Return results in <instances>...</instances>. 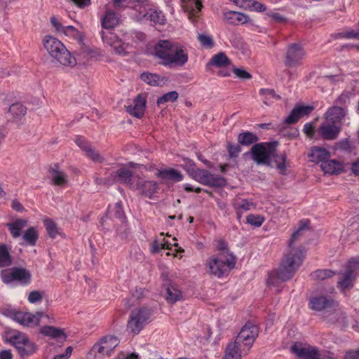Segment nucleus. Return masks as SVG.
<instances>
[{"mask_svg":"<svg viewBox=\"0 0 359 359\" xmlns=\"http://www.w3.org/2000/svg\"><path fill=\"white\" fill-rule=\"evenodd\" d=\"M46 232L48 236L55 239L58 236H62V232L60 228H58L55 223L51 220L46 219Z\"/></svg>","mask_w":359,"mask_h":359,"instance_id":"49","label":"nucleus"},{"mask_svg":"<svg viewBox=\"0 0 359 359\" xmlns=\"http://www.w3.org/2000/svg\"><path fill=\"white\" fill-rule=\"evenodd\" d=\"M73 348L72 346H68L64 353L57 354L54 356L53 359H68L72 353Z\"/></svg>","mask_w":359,"mask_h":359,"instance_id":"64","label":"nucleus"},{"mask_svg":"<svg viewBox=\"0 0 359 359\" xmlns=\"http://www.w3.org/2000/svg\"><path fill=\"white\" fill-rule=\"evenodd\" d=\"M50 25L58 34H62L66 26L62 25L59 18L53 16L50 18Z\"/></svg>","mask_w":359,"mask_h":359,"instance_id":"57","label":"nucleus"},{"mask_svg":"<svg viewBox=\"0 0 359 359\" xmlns=\"http://www.w3.org/2000/svg\"><path fill=\"white\" fill-rule=\"evenodd\" d=\"M309 220L304 219L300 222L299 226L295 231L288 243L289 251L283 258L282 263L277 271L269 273L267 285L269 287H278L279 283L290 280L302 264L305 257V251L303 248H294V243L309 229Z\"/></svg>","mask_w":359,"mask_h":359,"instance_id":"1","label":"nucleus"},{"mask_svg":"<svg viewBox=\"0 0 359 359\" xmlns=\"http://www.w3.org/2000/svg\"><path fill=\"white\" fill-rule=\"evenodd\" d=\"M304 133L310 138H313L315 134L314 126L311 123H306L303 129Z\"/></svg>","mask_w":359,"mask_h":359,"instance_id":"62","label":"nucleus"},{"mask_svg":"<svg viewBox=\"0 0 359 359\" xmlns=\"http://www.w3.org/2000/svg\"><path fill=\"white\" fill-rule=\"evenodd\" d=\"M100 34L104 45L111 47L116 54L120 55H125L130 51L132 46L130 41L132 38L138 41L145 39V35L142 32H135L134 36L126 33L122 37L111 32L102 31Z\"/></svg>","mask_w":359,"mask_h":359,"instance_id":"3","label":"nucleus"},{"mask_svg":"<svg viewBox=\"0 0 359 359\" xmlns=\"http://www.w3.org/2000/svg\"><path fill=\"white\" fill-rule=\"evenodd\" d=\"M231 64L230 60L223 52H220L212 56L209 65L217 67H226Z\"/></svg>","mask_w":359,"mask_h":359,"instance_id":"40","label":"nucleus"},{"mask_svg":"<svg viewBox=\"0 0 359 359\" xmlns=\"http://www.w3.org/2000/svg\"><path fill=\"white\" fill-rule=\"evenodd\" d=\"M116 177L118 182L128 185L130 187V183L133 182L134 178L138 177H133L131 172L126 168L123 167L116 170Z\"/></svg>","mask_w":359,"mask_h":359,"instance_id":"36","label":"nucleus"},{"mask_svg":"<svg viewBox=\"0 0 359 359\" xmlns=\"http://www.w3.org/2000/svg\"><path fill=\"white\" fill-rule=\"evenodd\" d=\"M232 205L236 211L238 219H241L245 212L255 208V204L252 201L241 197H236L232 202Z\"/></svg>","mask_w":359,"mask_h":359,"instance_id":"28","label":"nucleus"},{"mask_svg":"<svg viewBox=\"0 0 359 359\" xmlns=\"http://www.w3.org/2000/svg\"><path fill=\"white\" fill-rule=\"evenodd\" d=\"M198 40L200 43L206 48H211L214 46L213 39L210 35L200 34L198 35Z\"/></svg>","mask_w":359,"mask_h":359,"instance_id":"53","label":"nucleus"},{"mask_svg":"<svg viewBox=\"0 0 359 359\" xmlns=\"http://www.w3.org/2000/svg\"><path fill=\"white\" fill-rule=\"evenodd\" d=\"M113 6L116 8H126L130 7V0H111Z\"/></svg>","mask_w":359,"mask_h":359,"instance_id":"61","label":"nucleus"},{"mask_svg":"<svg viewBox=\"0 0 359 359\" xmlns=\"http://www.w3.org/2000/svg\"><path fill=\"white\" fill-rule=\"evenodd\" d=\"M76 144L83 151H86L87 156L93 161H100L102 158L98 153L94 151L86 142V140L82 137H76L75 139Z\"/></svg>","mask_w":359,"mask_h":359,"instance_id":"34","label":"nucleus"},{"mask_svg":"<svg viewBox=\"0 0 359 359\" xmlns=\"http://www.w3.org/2000/svg\"><path fill=\"white\" fill-rule=\"evenodd\" d=\"M46 50L52 58L62 65L73 67L76 64L75 57L64 44L54 37L46 38Z\"/></svg>","mask_w":359,"mask_h":359,"instance_id":"5","label":"nucleus"},{"mask_svg":"<svg viewBox=\"0 0 359 359\" xmlns=\"http://www.w3.org/2000/svg\"><path fill=\"white\" fill-rule=\"evenodd\" d=\"M152 54L165 67H181L188 61L187 49L181 44L168 40H160L154 46Z\"/></svg>","mask_w":359,"mask_h":359,"instance_id":"2","label":"nucleus"},{"mask_svg":"<svg viewBox=\"0 0 359 359\" xmlns=\"http://www.w3.org/2000/svg\"><path fill=\"white\" fill-rule=\"evenodd\" d=\"M305 53L297 44H292L288 47L285 65L288 67H294L299 64L300 61L304 58Z\"/></svg>","mask_w":359,"mask_h":359,"instance_id":"19","label":"nucleus"},{"mask_svg":"<svg viewBox=\"0 0 359 359\" xmlns=\"http://www.w3.org/2000/svg\"><path fill=\"white\" fill-rule=\"evenodd\" d=\"M258 333L259 330L257 325L252 323H247L241 330L235 341L231 343L236 344L237 347L241 349L243 354L246 355L252 346Z\"/></svg>","mask_w":359,"mask_h":359,"instance_id":"6","label":"nucleus"},{"mask_svg":"<svg viewBox=\"0 0 359 359\" xmlns=\"http://www.w3.org/2000/svg\"><path fill=\"white\" fill-rule=\"evenodd\" d=\"M26 112L27 109L22 104H13L8 109V118L14 123H19L25 117Z\"/></svg>","mask_w":359,"mask_h":359,"instance_id":"29","label":"nucleus"},{"mask_svg":"<svg viewBox=\"0 0 359 359\" xmlns=\"http://www.w3.org/2000/svg\"><path fill=\"white\" fill-rule=\"evenodd\" d=\"M156 176L163 180H170L174 182H181L184 178L183 175L180 171L173 168L158 170Z\"/></svg>","mask_w":359,"mask_h":359,"instance_id":"32","label":"nucleus"},{"mask_svg":"<svg viewBox=\"0 0 359 359\" xmlns=\"http://www.w3.org/2000/svg\"><path fill=\"white\" fill-rule=\"evenodd\" d=\"M165 297L168 302L173 304L180 299L182 297V293L177 286L169 285L166 287V293Z\"/></svg>","mask_w":359,"mask_h":359,"instance_id":"38","label":"nucleus"},{"mask_svg":"<svg viewBox=\"0 0 359 359\" xmlns=\"http://www.w3.org/2000/svg\"><path fill=\"white\" fill-rule=\"evenodd\" d=\"M44 318V313L42 311L34 313L30 312L18 311L13 315V320L19 324L29 327H39L41 333L45 332V328L40 326L41 322Z\"/></svg>","mask_w":359,"mask_h":359,"instance_id":"9","label":"nucleus"},{"mask_svg":"<svg viewBox=\"0 0 359 359\" xmlns=\"http://www.w3.org/2000/svg\"><path fill=\"white\" fill-rule=\"evenodd\" d=\"M238 141L242 145L248 146L257 142L258 137L255 134L246 131L238 135Z\"/></svg>","mask_w":359,"mask_h":359,"instance_id":"44","label":"nucleus"},{"mask_svg":"<svg viewBox=\"0 0 359 359\" xmlns=\"http://www.w3.org/2000/svg\"><path fill=\"white\" fill-rule=\"evenodd\" d=\"M235 265L236 257L226 250L210 256L205 262L208 273L219 278L227 276Z\"/></svg>","mask_w":359,"mask_h":359,"instance_id":"4","label":"nucleus"},{"mask_svg":"<svg viewBox=\"0 0 359 359\" xmlns=\"http://www.w3.org/2000/svg\"><path fill=\"white\" fill-rule=\"evenodd\" d=\"M274 146L267 143H260L252 146L251 156L252 160L258 165L272 166L271 156L273 154Z\"/></svg>","mask_w":359,"mask_h":359,"instance_id":"10","label":"nucleus"},{"mask_svg":"<svg viewBox=\"0 0 359 359\" xmlns=\"http://www.w3.org/2000/svg\"><path fill=\"white\" fill-rule=\"evenodd\" d=\"M130 188L141 190L142 195L151 198L157 191L158 184L154 181L146 180L138 177L133 180V182L130 183Z\"/></svg>","mask_w":359,"mask_h":359,"instance_id":"16","label":"nucleus"},{"mask_svg":"<svg viewBox=\"0 0 359 359\" xmlns=\"http://www.w3.org/2000/svg\"><path fill=\"white\" fill-rule=\"evenodd\" d=\"M127 111L132 116L141 118L143 116L146 108V99L143 96L137 95L132 104L126 107Z\"/></svg>","mask_w":359,"mask_h":359,"instance_id":"24","label":"nucleus"},{"mask_svg":"<svg viewBox=\"0 0 359 359\" xmlns=\"http://www.w3.org/2000/svg\"><path fill=\"white\" fill-rule=\"evenodd\" d=\"M8 341L12 344L22 356L31 354L35 351L34 344L29 341L25 333L19 331L14 330L11 332Z\"/></svg>","mask_w":359,"mask_h":359,"instance_id":"11","label":"nucleus"},{"mask_svg":"<svg viewBox=\"0 0 359 359\" xmlns=\"http://www.w3.org/2000/svg\"><path fill=\"white\" fill-rule=\"evenodd\" d=\"M183 168L187 171L189 175L194 179L195 175L199 168H197L194 161L191 159L184 160Z\"/></svg>","mask_w":359,"mask_h":359,"instance_id":"54","label":"nucleus"},{"mask_svg":"<svg viewBox=\"0 0 359 359\" xmlns=\"http://www.w3.org/2000/svg\"><path fill=\"white\" fill-rule=\"evenodd\" d=\"M227 151L230 157H236L241 151V149L237 144H229L227 147Z\"/></svg>","mask_w":359,"mask_h":359,"instance_id":"60","label":"nucleus"},{"mask_svg":"<svg viewBox=\"0 0 359 359\" xmlns=\"http://www.w3.org/2000/svg\"><path fill=\"white\" fill-rule=\"evenodd\" d=\"M331 156L330 153L325 148L313 147L310 149L308 157L311 162L323 164Z\"/></svg>","mask_w":359,"mask_h":359,"instance_id":"25","label":"nucleus"},{"mask_svg":"<svg viewBox=\"0 0 359 359\" xmlns=\"http://www.w3.org/2000/svg\"><path fill=\"white\" fill-rule=\"evenodd\" d=\"M272 166L275 167L282 175L287 173V168L289 162L287 161V156L286 154L281 153L277 154L276 149H273V154L271 156Z\"/></svg>","mask_w":359,"mask_h":359,"instance_id":"27","label":"nucleus"},{"mask_svg":"<svg viewBox=\"0 0 359 359\" xmlns=\"http://www.w3.org/2000/svg\"><path fill=\"white\" fill-rule=\"evenodd\" d=\"M142 81L151 86H163L165 85L168 79L157 74L144 72L140 75Z\"/></svg>","mask_w":359,"mask_h":359,"instance_id":"31","label":"nucleus"},{"mask_svg":"<svg viewBox=\"0 0 359 359\" xmlns=\"http://www.w3.org/2000/svg\"><path fill=\"white\" fill-rule=\"evenodd\" d=\"M2 281L6 284L17 282L22 285H27L31 283L32 275L26 269L13 267L2 270L1 272Z\"/></svg>","mask_w":359,"mask_h":359,"instance_id":"8","label":"nucleus"},{"mask_svg":"<svg viewBox=\"0 0 359 359\" xmlns=\"http://www.w3.org/2000/svg\"><path fill=\"white\" fill-rule=\"evenodd\" d=\"M23 239L28 243L33 245L36 240V234L33 228L29 229L24 234Z\"/></svg>","mask_w":359,"mask_h":359,"instance_id":"58","label":"nucleus"},{"mask_svg":"<svg viewBox=\"0 0 359 359\" xmlns=\"http://www.w3.org/2000/svg\"><path fill=\"white\" fill-rule=\"evenodd\" d=\"M65 339L66 334L63 330L46 325V344H53L55 341L58 346H61Z\"/></svg>","mask_w":359,"mask_h":359,"instance_id":"21","label":"nucleus"},{"mask_svg":"<svg viewBox=\"0 0 359 359\" xmlns=\"http://www.w3.org/2000/svg\"><path fill=\"white\" fill-rule=\"evenodd\" d=\"M171 244L164 238V234L161 233L158 237L154 240L151 244V252L153 253L158 252L161 250L170 249Z\"/></svg>","mask_w":359,"mask_h":359,"instance_id":"41","label":"nucleus"},{"mask_svg":"<svg viewBox=\"0 0 359 359\" xmlns=\"http://www.w3.org/2000/svg\"><path fill=\"white\" fill-rule=\"evenodd\" d=\"M150 316L149 309L146 308H140L133 310L131 312L130 320L128 323V330L130 332L137 334L148 323Z\"/></svg>","mask_w":359,"mask_h":359,"instance_id":"12","label":"nucleus"},{"mask_svg":"<svg viewBox=\"0 0 359 359\" xmlns=\"http://www.w3.org/2000/svg\"><path fill=\"white\" fill-rule=\"evenodd\" d=\"M320 168L325 174L330 175H339L345 171L344 164L335 159L328 158Z\"/></svg>","mask_w":359,"mask_h":359,"instance_id":"26","label":"nucleus"},{"mask_svg":"<svg viewBox=\"0 0 359 359\" xmlns=\"http://www.w3.org/2000/svg\"><path fill=\"white\" fill-rule=\"evenodd\" d=\"M334 150H339L341 151L351 153L355 148V142L348 138L341 140L336 142L334 145Z\"/></svg>","mask_w":359,"mask_h":359,"instance_id":"42","label":"nucleus"},{"mask_svg":"<svg viewBox=\"0 0 359 359\" xmlns=\"http://www.w3.org/2000/svg\"><path fill=\"white\" fill-rule=\"evenodd\" d=\"M224 20L229 24H250L251 26H255L250 17L243 13L236 11H226L224 13Z\"/></svg>","mask_w":359,"mask_h":359,"instance_id":"20","label":"nucleus"},{"mask_svg":"<svg viewBox=\"0 0 359 359\" xmlns=\"http://www.w3.org/2000/svg\"><path fill=\"white\" fill-rule=\"evenodd\" d=\"M9 230L13 237L18 238L20 235L22 229L26 226V221L23 219H17L15 222L8 224Z\"/></svg>","mask_w":359,"mask_h":359,"instance_id":"45","label":"nucleus"},{"mask_svg":"<svg viewBox=\"0 0 359 359\" xmlns=\"http://www.w3.org/2000/svg\"><path fill=\"white\" fill-rule=\"evenodd\" d=\"M11 258L6 245H0V267L8 266L11 264Z\"/></svg>","mask_w":359,"mask_h":359,"instance_id":"47","label":"nucleus"},{"mask_svg":"<svg viewBox=\"0 0 359 359\" xmlns=\"http://www.w3.org/2000/svg\"><path fill=\"white\" fill-rule=\"evenodd\" d=\"M313 109L311 106H297L291 111L290 114L285 118V123L292 124L296 123L300 117L307 115Z\"/></svg>","mask_w":359,"mask_h":359,"instance_id":"30","label":"nucleus"},{"mask_svg":"<svg viewBox=\"0 0 359 359\" xmlns=\"http://www.w3.org/2000/svg\"><path fill=\"white\" fill-rule=\"evenodd\" d=\"M49 172L50 178L53 184L63 187L67 184V175L60 170L57 166L50 168Z\"/></svg>","mask_w":359,"mask_h":359,"instance_id":"33","label":"nucleus"},{"mask_svg":"<svg viewBox=\"0 0 359 359\" xmlns=\"http://www.w3.org/2000/svg\"><path fill=\"white\" fill-rule=\"evenodd\" d=\"M100 23L103 29H114L120 23L119 15L114 11L109 9L100 17Z\"/></svg>","mask_w":359,"mask_h":359,"instance_id":"23","label":"nucleus"},{"mask_svg":"<svg viewBox=\"0 0 359 359\" xmlns=\"http://www.w3.org/2000/svg\"><path fill=\"white\" fill-rule=\"evenodd\" d=\"M233 72L237 77L243 79H248L251 78V75L248 72L242 69L235 68L233 69Z\"/></svg>","mask_w":359,"mask_h":359,"instance_id":"63","label":"nucleus"},{"mask_svg":"<svg viewBox=\"0 0 359 359\" xmlns=\"http://www.w3.org/2000/svg\"><path fill=\"white\" fill-rule=\"evenodd\" d=\"M184 6L189 18L193 20V17L196 16L201 11L202 4L198 0H189Z\"/></svg>","mask_w":359,"mask_h":359,"instance_id":"39","label":"nucleus"},{"mask_svg":"<svg viewBox=\"0 0 359 359\" xmlns=\"http://www.w3.org/2000/svg\"><path fill=\"white\" fill-rule=\"evenodd\" d=\"M259 94L263 95V102L265 104L269 105L272 102L271 100H278L279 96L276 94L273 90L268 88H262L259 90Z\"/></svg>","mask_w":359,"mask_h":359,"instance_id":"48","label":"nucleus"},{"mask_svg":"<svg viewBox=\"0 0 359 359\" xmlns=\"http://www.w3.org/2000/svg\"><path fill=\"white\" fill-rule=\"evenodd\" d=\"M335 306L338 307V304L325 296H315L309 300L310 308L315 311H322Z\"/></svg>","mask_w":359,"mask_h":359,"instance_id":"22","label":"nucleus"},{"mask_svg":"<svg viewBox=\"0 0 359 359\" xmlns=\"http://www.w3.org/2000/svg\"><path fill=\"white\" fill-rule=\"evenodd\" d=\"M330 320L341 327L347 325L346 316L341 308H337L334 313L330 314Z\"/></svg>","mask_w":359,"mask_h":359,"instance_id":"43","label":"nucleus"},{"mask_svg":"<svg viewBox=\"0 0 359 359\" xmlns=\"http://www.w3.org/2000/svg\"><path fill=\"white\" fill-rule=\"evenodd\" d=\"M359 269V259L354 258L348 262L347 269L341 274L338 286L341 290H345L353 286L355 278L354 273Z\"/></svg>","mask_w":359,"mask_h":359,"instance_id":"15","label":"nucleus"},{"mask_svg":"<svg viewBox=\"0 0 359 359\" xmlns=\"http://www.w3.org/2000/svg\"><path fill=\"white\" fill-rule=\"evenodd\" d=\"M194 179L203 184L212 187H222L226 182L223 177L202 169H198Z\"/></svg>","mask_w":359,"mask_h":359,"instance_id":"18","label":"nucleus"},{"mask_svg":"<svg viewBox=\"0 0 359 359\" xmlns=\"http://www.w3.org/2000/svg\"><path fill=\"white\" fill-rule=\"evenodd\" d=\"M345 114L344 108L334 106L327 109L325 114V118L328 121L338 123L345 116Z\"/></svg>","mask_w":359,"mask_h":359,"instance_id":"35","label":"nucleus"},{"mask_svg":"<svg viewBox=\"0 0 359 359\" xmlns=\"http://www.w3.org/2000/svg\"><path fill=\"white\" fill-rule=\"evenodd\" d=\"M242 355H244L243 353L236 344L229 343L226 347L223 359H241Z\"/></svg>","mask_w":359,"mask_h":359,"instance_id":"37","label":"nucleus"},{"mask_svg":"<svg viewBox=\"0 0 359 359\" xmlns=\"http://www.w3.org/2000/svg\"><path fill=\"white\" fill-rule=\"evenodd\" d=\"M265 18L270 19L272 22H283L285 21V17L281 15L276 10L267 11L265 13Z\"/></svg>","mask_w":359,"mask_h":359,"instance_id":"56","label":"nucleus"},{"mask_svg":"<svg viewBox=\"0 0 359 359\" xmlns=\"http://www.w3.org/2000/svg\"><path fill=\"white\" fill-rule=\"evenodd\" d=\"M134 8L139 12L140 20H150L158 25L165 24V18L161 11L151 6L147 0H137Z\"/></svg>","mask_w":359,"mask_h":359,"instance_id":"7","label":"nucleus"},{"mask_svg":"<svg viewBox=\"0 0 359 359\" xmlns=\"http://www.w3.org/2000/svg\"><path fill=\"white\" fill-rule=\"evenodd\" d=\"M341 131V127L337 123L328 121H323L317 130L318 135L326 140H334L337 139Z\"/></svg>","mask_w":359,"mask_h":359,"instance_id":"17","label":"nucleus"},{"mask_svg":"<svg viewBox=\"0 0 359 359\" xmlns=\"http://www.w3.org/2000/svg\"><path fill=\"white\" fill-rule=\"evenodd\" d=\"M62 34L74 39H76L79 41H81L84 39V34L83 32L78 30L76 27L68 25L66 26Z\"/></svg>","mask_w":359,"mask_h":359,"instance_id":"46","label":"nucleus"},{"mask_svg":"<svg viewBox=\"0 0 359 359\" xmlns=\"http://www.w3.org/2000/svg\"><path fill=\"white\" fill-rule=\"evenodd\" d=\"M291 351L299 359H321L322 354L319 350L308 344L294 343L291 346Z\"/></svg>","mask_w":359,"mask_h":359,"instance_id":"14","label":"nucleus"},{"mask_svg":"<svg viewBox=\"0 0 359 359\" xmlns=\"http://www.w3.org/2000/svg\"><path fill=\"white\" fill-rule=\"evenodd\" d=\"M119 340L114 336H105L95 343L90 351V353L94 356L109 355L118 345Z\"/></svg>","mask_w":359,"mask_h":359,"instance_id":"13","label":"nucleus"},{"mask_svg":"<svg viewBox=\"0 0 359 359\" xmlns=\"http://www.w3.org/2000/svg\"><path fill=\"white\" fill-rule=\"evenodd\" d=\"M247 10L262 13L266 11L265 5L255 0H249Z\"/></svg>","mask_w":359,"mask_h":359,"instance_id":"52","label":"nucleus"},{"mask_svg":"<svg viewBox=\"0 0 359 359\" xmlns=\"http://www.w3.org/2000/svg\"><path fill=\"white\" fill-rule=\"evenodd\" d=\"M43 296L41 293L38 291H32L28 295V301L31 304H35L42 301Z\"/></svg>","mask_w":359,"mask_h":359,"instance_id":"59","label":"nucleus"},{"mask_svg":"<svg viewBox=\"0 0 359 359\" xmlns=\"http://www.w3.org/2000/svg\"><path fill=\"white\" fill-rule=\"evenodd\" d=\"M264 220V217L260 215L250 214L246 217L247 223L255 227L261 226Z\"/></svg>","mask_w":359,"mask_h":359,"instance_id":"50","label":"nucleus"},{"mask_svg":"<svg viewBox=\"0 0 359 359\" xmlns=\"http://www.w3.org/2000/svg\"><path fill=\"white\" fill-rule=\"evenodd\" d=\"M334 273L328 269H319L312 273V277L314 279L323 280L334 276Z\"/></svg>","mask_w":359,"mask_h":359,"instance_id":"51","label":"nucleus"},{"mask_svg":"<svg viewBox=\"0 0 359 359\" xmlns=\"http://www.w3.org/2000/svg\"><path fill=\"white\" fill-rule=\"evenodd\" d=\"M178 97V93L176 91H171L165 93L157 100L158 104H163L168 102H174Z\"/></svg>","mask_w":359,"mask_h":359,"instance_id":"55","label":"nucleus"}]
</instances>
